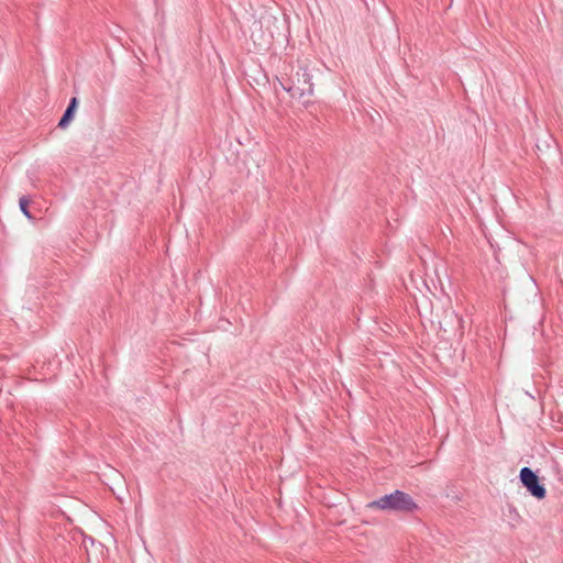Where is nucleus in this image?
<instances>
[{"label":"nucleus","instance_id":"nucleus-2","mask_svg":"<svg viewBox=\"0 0 563 563\" xmlns=\"http://www.w3.org/2000/svg\"><path fill=\"white\" fill-rule=\"evenodd\" d=\"M519 481L527 492L534 498L541 500L547 496V488L538 473L528 466H525L519 472Z\"/></svg>","mask_w":563,"mask_h":563},{"label":"nucleus","instance_id":"nucleus-4","mask_svg":"<svg viewBox=\"0 0 563 563\" xmlns=\"http://www.w3.org/2000/svg\"><path fill=\"white\" fill-rule=\"evenodd\" d=\"M78 99L76 97H73L70 100H69V103L63 114V117L60 118L59 122H58V128L60 129H65L68 126V124L70 123V121L74 119V115H75V112H76V109L78 107Z\"/></svg>","mask_w":563,"mask_h":563},{"label":"nucleus","instance_id":"nucleus-1","mask_svg":"<svg viewBox=\"0 0 563 563\" xmlns=\"http://www.w3.org/2000/svg\"><path fill=\"white\" fill-rule=\"evenodd\" d=\"M367 507L398 514H411L419 509L409 494L398 489L371 501Z\"/></svg>","mask_w":563,"mask_h":563},{"label":"nucleus","instance_id":"nucleus-5","mask_svg":"<svg viewBox=\"0 0 563 563\" xmlns=\"http://www.w3.org/2000/svg\"><path fill=\"white\" fill-rule=\"evenodd\" d=\"M29 199L26 197H21L20 200H19V206H20V209L21 211L23 212V214L25 217H27L29 219H32V216L29 211Z\"/></svg>","mask_w":563,"mask_h":563},{"label":"nucleus","instance_id":"nucleus-3","mask_svg":"<svg viewBox=\"0 0 563 563\" xmlns=\"http://www.w3.org/2000/svg\"><path fill=\"white\" fill-rule=\"evenodd\" d=\"M291 85L287 86L284 82L279 81L282 88L288 91L291 97H303L306 95L310 96L313 92V87L311 82V77L307 69L300 68L291 79Z\"/></svg>","mask_w":563,"mask_h":563},{"label":"nucleus","instance_id":"nucleus-7","mask_svg":"<svg viewBox=\"0 0 563 563\" xmlns=\"http://www.w3.org/2000/svg\"><path fill=\"white\" fill-rule=\"evenodd\" d=\"M423 286H424V287H427V288H429V286H428V284H427V282H426V280H424V283H423Z\"/></svg>","mask_w":563,"mask_h":563},{"label":"nucleus","instance_id":"nucleus-6","mask_svg":"<svg viewBox=\"0 0 563 563\" xmlns=\"http://www.w3.org/2000/svg\"><path fill=\"white\" fill-rule=\"evenodd\" d=\"M430 305H431V311H430V314L432 316L433 314V305L432 302L430 301Z\"/></svg>","mask_w":563,"mask_h":563}]
</instances>
